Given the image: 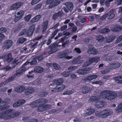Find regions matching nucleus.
I'll list each match as a JSON object with an SVG mask.
<instances>
[{
  "instance_id": "0eeeda50",
  "label": "nucleus",
  "mask_w": 122,
  "mask_h": 122,
  "mask_svg": "<svg viewBox=\"0 0 122 122\" xmlns=\"http://www.w3.org/2000/svg\"><path fill=\"white\" fill-rule=\"evenodd\" d=\"M3 44V47L4 48L9 49L11 46L13 44V42L11 40H6L4 42Z\"/></svg>"
},
{
  "instance_id": "f3484780",
  "label": "nucleus",
  "mask_w": 122,
  "mask_h": 122,
  "mask_svg": "<svg viewBox=\"0 0 122 122\" xmlns=\"http://www.w3.org/2000/svg\"><path fill=\"white\" fill-rule=\"evenodd\" d=\"M113 12L114 11L113 10H111L109 12L107 13L108 19H112L114 17L115 14Z\"/></svg>"
},
{
  "instance_id": "ea45409f",
  "label": "nucleus",
  "mask_w": 122,
  "mask_h": 122,
  "mask_svg": "<svg viewBox=\"0 0 122 122\" xmlns=\"http://www.w3.org/2000/svg\"><path fill=\"white\" fill-rule=\"evenodd\" d=\"M89 115L92 114L95 111V110L94 109H89L88 108L87 110Z\"/></svg>"
},
{
  "instance_id": "cd10ccee",
  "label": "nucleus",
  "mask_w": 122,
  "mask_h": 122,
  "mask_svg": "<svg viewBox=\"0 0 122 122\" xmlns=\"http://www.w3.org/2000/svg\"><path fill=\"white\" fill-rule=\"evenodd\" d=\"M115 36H108L106 38L107 41V42H111L115 38Z\"/></svg>"
},
{
  "instance_id": "f257e3e1",
  "label": "nucleus",
  "mask_w": 122,
  "mask_h": 122,
  "mask_svg": "<svg viewBox=\"0 0 122 122\" xmlns=\"http://www.w3.org/2000/svg\"><path fill=\"white\" fill-rule=\"evenodd\" d=\"M47 102V100L46 99L41 98L32 102L30 104V105L31 107H38L37 110L42 112L48 110L50 108V106L49 105H44Z\"/></svg>"
},
{
  "instance_id": "338daca9",
  "label": "nucleus",
  "mask_w": 122,
  "mask_h": 122,
  "mask_svg": "<svg viewBox=\"0 0 122 122\" xmlns=\"http://www.w3.org/2000/svg\"><path fill=\"white\" fill-rule=\"evenodd\" d=\"M74 52H76L78 53H81V51L79 48H75L74 50Z\"/></svg>"
},
{
  "instance_id": "864d4df0",
  "label": "nucleus",
  "mask_w": 122,
  "mask_h": 122,
  "mask_svg": "<svg viewBox=\"0 0 122 122\" xmlns=\"http://www.w3.org/2000/svg\"><path fill=\"white\" fill-rule=\"evenodd\" d=\"M15 18L14 19V20L15 22H17L19 20H20L21 18H20V17H19L17 15H16L15 14Z\"/></svg>"
},
{
  "instance_id": "2f4dec72",
  "label": "nucleus",
  "mask_w": 122,
  "mask_h": 122,
  "mask_svg": "<svg viewBox=\"0 0 122 122\" xmlns=\"http://www.w3.org/2000/svg\"><path fill=\"white\" fill-rule=\"evenodd\" d=\"M99 31L100 32L103 33L108 32L110 31V30L109 29L107 28H105L102 29L100 28Z\"/></svg>"
},
{
  "instance_id": "de8ad7c7",
  "label": "nucleus",
  "mask_w": 122,
  "mask_h": 122,
  "mask_svg": "<svg viewBox=\"0 0 122 122\" xmlns=\"http://www.w3.org/2000/svg\"><path fill=\"white\" fill-rule=\"evenodd\" d=\"M84 80L85 81H89L92 80L91 75L85 77Z\"/></svg>"
},
{
  "instance_id": "6e6d98bb",
  "label": "nucleus",
  "mask_w": 122,
  "mask_h": 122,
  "mask_svg": "<svg viewBox=\"0 0 122 122\" xmlns=\"http://www.w3.org/2000/svg\"><path fill=\"white\" fill-rule=\"evenodd\" d=\"M122 41V35L120 36L116 40L117 43H118Z\"/></svg>"
},
{
  "instance_id": "052dcab7",
  "label": "nucleus",
  "mask_w": 122,
  "mask_h": 122,
  "mask_svg": "<svg viewBox=\"0 0 122 122\" xmlns=\"http://www.w3.org/2000/svg\"><path fill=\"white\" fill-rule=\"evenodd\" d=\"M91 64L89 61H87L83 65V67H85L90 65Z\"/></svg>"
},
{
  "instance_id": "6ab92c4d",
  "label": "nucleus",
  "mask_w": 122,
  "mask_h": 122,
  "mask_svg": "<svg viewBox=\"0 0 122 122\" xmlns=\"http://www.w3.org/2000/svg\"><path fill=\"white\" fill-rule=\"evenodd\" d=\"M67 53L63 52L61 53V55H60L59 57L61 58H66V59L69 60L71 59L72 57V56H69L66 55Z\"/></svg>"
},
{
  "instance_id": "b1692460",
  "label": "nucleus",
  "mask_w": 122,
  "mask_h": 122,
  "mask_svg": "<svg viewBox=\"0 0 122 122\" xmlns=\"http://www.w3.org/2000/svg\"><path fill=\"white\" fill-rule=\"evenodd\" d=\"M96 39L99 42H102L105 39V38L102 35H98L96 37Z\"/></svg>"
},
{
  "instance_id": "79ce46f5",
  "label": "nucleus",
  "mask_w": 122,
  "mask_h": 122,
  "mask_svg": "<svg viewBox=\"0 0 122 122\" xmlns=\"http://www.w3.org/2000/svg\"><path fill=\"white\" fill-rule=\"evenodd\" d=\"M113 0H107L105 2V5L107 7H108L110 6V2L113 1Z\"/></svg>"
},
{
  "instance_id": "aec40b11",
  "label": "nucleus",
  "mask_w": 122,
  "mask_h": 122,
  "mask_svg": "<svg viewBox=\"0 0 122 122\" xmlns=\"http://www.w3.org/2000/svg\"><path fill=\"white\" fill-rule=\"evenodd\" d=\"M48 21H46L42 24V27L43 29L42 32H44L46 31L48 26Z\"/></svg>"
},
{
  "instance_id": "4468645a",
  "label": "nucleus",
  "mask_w": 122,
  "mask_h": 122,
  "mask_svg": "<svg viewBox=\"0 0 122 122\" xmlns=\"http://www.w3.org/2000/svg\"><path fill=\"white\" fill-rule=\"evenodd\" d=\"M109 67L110 69H114L119 67L121 66V64L119 63H112L109 65Z\"/></svg>"
},
{
  "instance_id": "4be33fe9",
  "label": "nucleus",
  "mask_w": 122,
  "mask_h": 122,
  "mask_svg": "<svg viewBox=\"0 0 122 122\" xmlns=\"http://www.w3.org/2000/svg\"><path fill=\"white\" fill-rule=\"evenodd\" d=\"M89 88L86 86H84L81 88V92L83 94L87 93L89 92Z\"/></svg>"
},
{
  "instance_id": "1a4fd4ad",
  "label": "nucleus",
  "mask_w": 122,
  "mask_h": 122,
  "mask_svg": "<svg viewBox=\"0 0 122 122\" xmlns=\"http://www.w3.org/2000/svg\"><path fill=\"white\" fill-rule=\"evenodd\" d=\"M9 106L6 104V102L2 101L0 98V109L2 110L9 107Z\"/></svg>"
},
{
  "instance_id": "3c124183",
  "label": "nucleus",
  "mask_w": 122,
  "mask_h": 122,
  "mask_svg": "<svg viewBox=\"0 0 122 122\" xmlns=\"http://www.w3.org/2000/svg\"><path fill=\"white\" fill-rule=\"evenodd\" d=\"M41 0H33L31 2L32 5H34L39 2Z\"/></svg>"
},
{
  "instance_id": "4d7b16f0",
  "label": "nucleus",
  "mask_w": 122,
  "mask_h": 122,
  "mask_svg": "<svg viewBox=\"0 0 122 122\" xmlns=\"http://www.w3.org/2000/svg\"><path fill=\"white\" fill-rule=\"evenodd\" d=\"M58 81L57 80V79H55V80H54L53 81V85L52 84H51L50 85V86H54L55 85H58L59 84L58 83Z\"/></svg>"
},
{
  "instance_id": "7ed1b4c3",
  "label": "nucleus",
  "mask_w": 122,
  "mask_h": 122,
  "mask_svg": "<svg viewBox=\"0 0 122 122\" xmlns=\"http://www.w3.org/2000/svg\"><path fill=\"white\" fill-rule=\"evenodd\" d=\"M101 97L107 98L111 100L115 98L117 96V94L111 91L106 90L102 91L100 94Z\"/></svg>"
},
{
  "instance_id": "774afa93",
  "label": "nucleus",
  "mask_w": 122,
  "mask_h": 122,
  "mask_svg": "<svg viewBox=\"0 0 122 122\" xmlns=\"http://www.w3.org/2000/svg\"><path fill=\"white\" fill-rule=\"evenodd\" d=\"M67 27L66 25H65L61 26V31H63L66 29Z\"/></svg>"
},
{
  "instance_id": "a211bd4d",
  "label": "nucleus",
  "mask_w": 122,
  "mask_h": 122,
  "mask_svg": "<svg viewBox=\"0 0 122 122\" xmlns=\"http://www.w3.org/2000/svg\"><path fill=\"white\" fill-rule=\"evenodd\" d=\"M25 89V87L22 86H20L16 88L15 91L18 92H21L24 91Z\"/></svg>"
},
{
  "instance_id": "69168bd1",
  "label": "nucleus",
  "mask_w": 122,
  "mask_h": 122,
  "mask_svg": "<svg viewBox=\"0 0 122 122\" xmlns=\"http://www.w3.org/2000/svg\"><path fill=\"white\" fill-rule=\"evenodd\" d=\"M122 3V0H117L116 1V4L118 6L119 5Z\"/></svg>"
},
{
  "instance_id": "9d476101",
  "label": "nucleus",
  "mask_w": 122,
  "mask_h": 122,
  "mask_svg": "<svg viewBox=\"0 0 122 122\" xmlns=\"http://www.w3.org/2000/svg\"><path fill=\"white\" fill-rule=\"evenodd\" d=\"M22 2H19L15 3L11 5L10 9L11 10H16L20 8L23 5Z\"/></svg>"
},
{
  "instance_id": "0e129e2a",
  "label": "nucleus",
  "mask_w": 122,
  "mask_h": 122,
  "mask_svg": "<svg viewBox=\"0 0 122 122\" xmlns=\"http://www.w3.org/2000/svg\"><path fill=\"white\" fill-rule=\"evenodd\" d=\"M107 14H105L100 19L101 20H105L106 18H107Z\"/></svg>"
},
{
  "instance_id": "c03bdc74",
  "label": "nucleus",
  "mask_w": 122,
  "mask_h": 122,
  "mask_svg": "<svg viewBox=\"0 0 122 122\" xmlns=\"http://www.w3.org/2000/svg\"><path fill=\"white\" fill-rule=\"evenodd\" d=\"M27 30L26 29H24L22 30L20 33V35L21 36L25 35L27 34Z\"/></svg>"
},
{
  "instance_id": "f8f14e48",
  "label": "nucleus",
  "mask_w": 122,
  "mask_h": 122,
  "mask_svg": "<svg viewBox=\"0 0 122 122\" xmlns=\"http://www.w3.org/2000/svg\"><path fill=\"white\" fill-rule=\"evenodd\" d=\"M60 3V1L59 0H56L50 4L49 7V8H51L55 7L58 5Z\"/></svg>"
},
{
  "instance_id": "bf43d9fd",
  "label": "nucleus",
  "mask_w": 122,
  "mask_h": 122,
  "mask_svg": "<svg viewBox=\"0 0 122 122\" xmlns=\"http://www.w3.org/2000/svg\"><path fill=\"white\" fill-rule=\"evenodd\" d=\"M25 101L24 100H21L19 101L18 102L20 104V106L24 104L25 102Z\"/></svg>"
},
{
  "instance_id": "f704fd0d",
  "label": "nucleus",
  "mask_w": 122,
  "mask_h": 122,
  "mask_svg": "<svg viewBox=\"0 0 122 122\" xmlns=\"http://www.w3.org/2000/svg\"><path fill=\"white\" fill-rule=\"evenodd\" d=\"M75 92L74 90H72L70 91H67L64 92L63 93L64 95H69Z\"/></svg>"
},
{
  "instance_id": "72a5a7b5",
  "label": "nucleus",
  "mask_w": 122,
  "mask_h": 122,
  "mask_svg": "<svg viewBox=\"0 0 122 122\" xmlns=\"http://www.w3.org/2000/svg\"><path fill=\"white\" fill-rule=\"evenodd\" d=\"M100 98L96 96H93L91 97L90 99V101L94 102L98 101Z\"/></svg>"
},
{
  "instance_id": "e433bc0d",
  "label": "nucleus",
  "mask_w": 122,
  "mask_h": 122,
  "mask_svg": "<svg viewBox=\"0 0 122 122\" xmlns=\"http://www.w3.org/2000/svg\"><path fill=\"white\" fill-rule=\"evenodd\" d=\"M26 40L25 38L24 37H21L18 39L17 43H19L22 44Z\"/></svg>"
},
{
  "instance_id": "7c9ffc66",
  "label": "nucleus",
  "mask_w": 122,
  "mask_h": 122,
  "mask_svg": "<svg viewBox=\"0 0 122 122\" xmlns=\"http://www.w3.org/2000/svg\"><path fill=\"white\" fill-rule=\"evenodd\" d=\"M106 68V69L105 70H102L101 71V72L102 74H106L109 72L110 69L109 67V66L108 65V66H107Z\"/></svg>"
},
{
  "instance_id": "4c0bfd02",
  "label": "nucleus",
  "mask_w": 122,
  "mask_h": 122,
  "mask_svg": "<svg viewBox=\"0 0 122 122\" xmlns=\"http://www.w3.org/2000/svg\"><path fill=\"white\" fill-rule=\"evenodd\" d=\"M51 46L53 47L51 50L48 52V53L50 54H52L53 53L55 52L57 50L56 49V47L54 46L53 45H51Z\"/></svg>"
},
{
  "instance_id": "37998d69",
  "label": "nucleus",
  "mask_w": 122,
  "mask_h": 122,
  "mask_svg": "<svg viewBox=\"0 0 122 122\" xmlns=\"http://www.w3.org/2000/svg\"><path fill=\"white\" fill-rule=\"evenodd\" d=\"M53 66L54 69L56 70H60V66L56 64H53Z\"/></svg>"
},
{
  "instance_id": "c9c22d12",
  "label": "nucleus",
  "mask_w": 122,
  "mask_h": 122,
  "mask_svg": "<svg viewBox=\"0 0 122 122\" xmlns=\"http://www.w3.org/2000/svg\"><path fill=\"white\" fill-rule=\"evenodd\" d=\"M24 13V12L23 11L20 10L17 13H15V14L18 16L20 17V18H21L23 16Z\"/></svg>"
},
{
  "instance_id": "412c9836",
  "label": "nucleus",
  "mask_w": 122,
  "mask_h": 122,
  "mask_svg": "<svg viewBox=\"0 0 122 122\" xmlns=\"http://www.w3.org/2000/svg\"><path fill=\"white\" fill-rule=\"evenodd\" d=\"M105 105V103L104 102L99 101L97 102L95 105L96 108H99L103 107Z\"/></svg>"
},
{
  "instance_id": "5fc2aeb1",
  "label": "nucleus",
  "mask_w": 122,
  "mask_h": 122,
  "mask_svg": "<svg viewBox=\"0 0 122 122\" xmlns=\"http://www.w3.org/2000/svg\"><path fill=\"white\" fill-rule=\"evenodd\" d=\"M61 41L59 40H58L56 41V43H55V44L53 45L55 47H56V46H60L61 45H58V43H59L61 42Z\"/></svg>"
},
{
  "instance_id": "423d86ee",
  "label": "nucleus",
  "mask_w": 122,
  "mask_h": 122,
  "mask_svg": "<svg viewBox=\"0 0 122 122\" xmlns=\"http://www.w3.org/2000/svg\"><path fill=\"white\" fill-rule=\"evenodd\" d=\"M12 54L11 53H9L6 56L4 55L1 56L0 57V58L1 59H4V61L5 62L9 61L8 62L9 63L12 60Z\"/></svg>"
},
{
  "instance_id": "ddd939ff",
  "label": "nucleus",
  "mask_w": 122,
  "mask_h": 122,
  "mask_svg": "<svg viewBox=\"0 0 122 122\" xmlns=\"http://www.w3.org/2000/svg\"><path fill=\"white\" fill-rule=\"evenodd\" d=\"M35 29V26H31L30 28L27 31V34L28 36H31Z\"/></svg>"
},
{
  "instance_id": "680f3d73",
  "label": "nucleus",
  "mask_w": 122,
  "mask_h": 122,
  "mask_svg": "<svg viewBox=\"0 0 122 122\" xmlns=\"http://www.w3.org/2000/svg\"><path fill=\"white\" fill-rule=\"evenodd\" d=\"M62 75L65 77H67L69 76V73L68 72H64L62 73Z\"/></svg>"
},
{
  "instance_id": "9b49d317",
  "label": "nucleus",
  "mask_w": 122,
  "mask_h": 122,
  "mask_svg": "<svg viewBox=\"0 0 122 122\" xmlns=\"http://www.w3.org/2000/svg\"><path fill=\"white\" fill-rule=\"evenodd\" d=\"M65 87V86L64 85H58L56 86L55 88H54V90H52L51 91L52 92H55L61 91L64 89Z\"/></svg>"
},
{
  "instance_id": "f03ea898",
  "label": "nucleus",
  "mask_w": 122,
  "mask_h": 122,
  "mask_svg": "<svg viewBox=\"0 0 122 122\" xmlns=\"http://www.w3.org/2000/svg\"><path fill=\"white\" fill-rule=\"evenodd\" d=\"M20 114V113L18 112H14L13 110L9 109L0 113V119L8 120L18 116Z\"/></svg>"
},
{
  "instance_id": "603ef678",
  "label": "nucleus",
  "mask_w": 122,
  "mask_h": 122,
  "mask_svg": "<svg viewBox=\"0 0 122 122\" xmlns=\"http://www.w3.org/2000/svg\"><path fill=\"white\" fill-rule=\"evenodd\" d=\"M92 84H98L101 85L102 84V83L100 81H96L93 82L92 83Z\"/></svg>"
},
{
  "instance_id": "6e6552de",
  "label": "nucleus",
  "mask_w": 122,
  "mask_h": 122,
  "mask_svg": "<svg viewBox=\"0 0 122 122\" xmlns=\"http://www.w3.org/2000/svg\"><path fill=\"white\" fill-rule=\"evenodd\" d=\"M91 70L90 68H86L80 69L77 71V73L81 75L85 74L89 72Z\"/></svg>"
},
{
  "instance_id": "e2e57ef3",
  "label": "nucleus",
  "mask_w": 122,
  "mask_h": 122,
  "mask_svg": "<svg viewBox=\"0 0 122 122\" xmlns=\"http://www.w3.org/2000/svg\"><path fill=\"white\" fill-rule=\"evenodd\" d=\"M94 62L97 63L99 61L100 59V58L99 57H94Z\"/></svg>"
},
{
  "instance_id": "8fccbe9b",
  "label": "nucleus",
  "mask_w": 122,
  "mask_h": 122,
  "mask_svg": "<svg viewBox=\"0 0 122 122\" xmlns=\"http://www.w3.org/2000/svg\"><path fill=\"white\" fill-rule=\"evenodd\" d=\"M7 31L6 28L2 27L0 29V34L2 33H4L5 32Z\"/></svg>"
},
{
  "instance_id": "09e8293b",
  "label": "nucleus",
  "mask_w": 122,
  "mask_h": 122,
  "mask_svg": "<svg viewBox=\"0 0 122 122\" xmlns=\"http://www.w3.org/2000/svg\"><path fill=\"white\" fill-rule=\"evenodd\" d=\"M42 6V5L41 4H39L37 5L35 7L34 9L37 10L41 8Z\"/></svg>"
},
{
  "instance_id": "a19ab883",
  "label": "nucleus",
  "mask_w": 122,
  "mask_h": 122,
  "mask_svg": "<svg viewBox=\"0 0 122 122\" xmlns=\"http://www.w3.org/2000/svg\"><path fill=\"white\" fill-rule=\"evenodd\" d=\"M5 35L2 33L0 34V43H1L5 38Z\"/></svg>"
},
{
  "instance_id": "13d9d810",
  "label": "nucleus",
  "mask_w": 122,
  "mask_h": 122,
  "mask_svg": "<svg viewBox=\"0 0 122 122\" xmlns=\"http://www.w3.org/2000/svg\"><path fill=\"white\" fill-rule=\"evenodd\" d=\"M12 69L11 67H10L8 66H7L6 67H3L2 69L3 70H5L6 71H8Z\"/></svg>"
},
{
  "instance_id": "49530a36",
  "label": "nucleus",
  "mask_w": 122,
  "mask_h": 122,
  "mask_svg": "<svg viewBox=\"0 0 122 122\" xmlns=\"http://www.w3.org/2000/svg\"><path fill=\"white\" fill-rule=\"evenodd\" d=\"M31 16L30 15H28L26 16L24 18L25 20L26 21H29L31 17Z\"/></svg>"
},
{
  "instance_id": "393cba45",
  "label": "nucleus",
  "mask_w": 122,
  "mask_h": 122,
  "mask_svg": "<svg viewBox=\"0 0 122 122\" xmlns=\"http://www.w3.org/2000/svg\"><path fill=\"white\" fill-rule=\"evenodd\" d=\"M33 89L31 88H28L26 89L25 93L26 95H29L31 94L33 92Z\"/></svg>"
},
{
  "instance_id": "20e7f679",
  "label": "nucleus",
  "mask_w": 122,
  "mask_h": 122,
  "mask_svg": "<svg viewBox=\"0 0 122 122\" xmlns=\"http://www.w3.org/2000/svg\"><path fill=\"white\" fill-rule=\"evenodd\" d=\"M112 113V110L107 109L104 110L101 112H96L95 114L97 116L102 118H105L110 115Z\"/></svg>"
},
{
  "instance_id": "c756f323",
  "label": "nucleus",
  "mask_w": 122,
  "mask_h": 122,
  "mask_svg": "<svg viewBox=\"0 0 122 122\" xmlns=\"http://www.w3.org/2000/svg\"><path fill=\"white\" fill-rule=\"evenodd\" d=\"M41 17L40 15H38L36 16L35 17L33 18L30 21L32 22H34L39 20Z\"/></svg>"
},
{
  "instance_id": "c85d7f7f",
  "label": "nucleus",
  "mask_w": 122,
  "mask_h": 122,
  "mask_svg": "<svg viewBox=\"0 0 122 122\" xmlns=\"http://www.w3.org/2000/svg\"><path fill=\"white\" fill-rule=\"evenodd\" d=\"M67 8L70 11L71 10L73 9V6L72 3H67L66 4Z\"/></svg>"
},
{
  "instance_id": "dca6fc26",
  "label": "nucleus",
  "mask_w": 122,
  "mask_h": 122,
  "mask_svg": "<svg viewBox=\"0 0 122 122\" xmlns=\"http://www.w3.org/2000/svg\"><path fill=\"white\" fill-rule=\"evenodd\" d=\"M88 54L96 55L98 53V52L97 50L95 48H92L90 49L88 51Z\"/></svg>"
},
{
  "instance_id": "a878e982",
  "label": "nucleus",
  "mask_w": 122,
  "mask_h": 122,
  "mask_svg": "<svg viewBox=\"0 0 122 122\" xmlns=\"http://www.w3.org/2000/svg\"><path fill=\"white\" fill-rule=\"evenodd\" d=\"M114 80L116 83L122 84V76H118L115 78Z\"/></svg>"
},
{
  "instance_id": "5701e85b",
  "label": "nucleus",
  "mask_w": 122,
  "mask_h": 122,
  "mask_svg": "<svg viewBox=\"0 0 122 122\" xmlns=\"http://www.w3.org/2000/svg\"><path fill=\"white\" fill-rule=\"evenodd\" d=\"M43 68L40 66H36L34 68V71L38 72H41L43 71Z\"/></svg>"
},
{
  "instance_id": "58836bf2",
  "label": "nucleus",
  "mask_w": 122,
  "mask_h": 122,
  "mask_svg": "<svg viewBox=\"0 0 122 122\" xmlns=\"http://www.w3.org/2000/svg\"><path fill=\"white\" fill-rule=\"evenodd\" d=\"M61 13L60 12H59L53 15L52 18L53 20H56L57 17L61 15Z\"/></svg>"
},
{
  "instance_id": "bb28decb",
  "label": "nucleus",
  "mask_w": 122,
  "mask_h": 122,
  "mask_svg": "<svg viewBox=\"0 0 122 122\" xmlns=\"http://www.w3.org/2000/svg\"><path fill=\"white\" fill-rule=\"evenodd\" d=\"M121 29V27L120 26H118L111 28V30L113 32H116L120 30Z\"/></svg>"
},
{
  "instance_id": "39448f33",
  "label": "nucleus",
  "mask_w": 122,
  "mask_h": 122,
  "mask_svg": "<svg viewBox=\"0 0 122 122\" xmlns=\"http://www.w3.org/2000/svg\"><path fill=\"white\" fill-rule=\"evenodd\" d=\"M29 62L28 61H26L22 66L21 67L17 70L16 72V75H17L18 74H20L26 70V66L29 64Z\"/></svg>"
},
{
  "instance_id": "473e14b6",
  "label": "nucleus",
  "mask_w": 122,
  "mask_h": 122,
  "mask_svg": "<svg viewBox=\"0 0 122 122\" xmlns=\"http://www.w3.org/2000/svg\"><path fill=\"white\" fill-rule=\"evenodd\" d=\"M116 111L117 113L122 111V103L118 105Z\"/></svg>"
},
{
  "instance_id": "2eb2a0df",
  "label": "nucleus",
  "mask_w": 122,
  "mask_h": 122,
  "mask_svg": "<svg viewBox=\"0 0 122 122\" xmlns=\"http://www.w3.org/2000/svg\"><path fill=\"white\" fill-rule=\"evenodd\" d=\"M81 57L80 56H79L76 58H75L74 60L72 61V64H76L81 63Z\"/></svg>"
},
{
  "instance_id": "a18cd8bd",
  "label": "nucleus",
  "mask_w": 122,
  "mask_h": 122,
  "mask_svg": "<svg viewBox=\"0 0 122 122\" xmlns=\"http://www.w3.org/2000/svg\"><path fill=\"white\" fill-rule=\"evenodd\" d=\"M37 58H34L31 62H30V64L31 65H34L37 62Z\"/></svg>"
}]
</instances>
